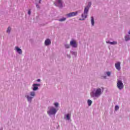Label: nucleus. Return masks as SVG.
Returning a JSON list of instances; mask_svg holds the SVG:
<instances>
[{
	"label": "nucleus",
	"instance_id": "14",
	"mask_svg": "<svg viewBox=\"0 0 130 130\" xmlns=\"http://www.w3.org/2000/svg\"><path fill=\"white\" fill-rule=\"evenodd\" d=\"M87 103H88V106H91V105L92 103V101H91V100H88L87 101Z\"/></svg>",
	"mask_w": 130,
	"mask_h": 130
},
{
	"label": "nucleus",
	"instance_id": "7",
	"mask_svg": "<svg viewBox=\"0 0 130 130\" xmlns=\"http://www.w3.org/2000/svg\"><path fill=\"white\" fill-rule=\"evenodd\" d=\"M115 67L118 71H120V62H118L115 63Z\"/></svg>",
	"mask_w": 130,
	"mask_h": 130
},
{
	"label": "nucleus",
	"instance_id": "25",
	"mask_svg": "<svg viewBox=\"0 0 130 130\" xmlns=\"http://www.w3.org/2000/svg\"><path fill=\"white\" fill-rule=\"evenodd\" d=\"M36 7L37 8V9H40L39 5H38V4L36 5Z\"/></svg>",
	"mask_w": 130,
	"mask_h": 130
},
{
	"label": "nucleus",
	"instance_id": "23",
	"mask_svg": "<svg viewBox=\"0 0 130 130\" xmlns=\"http://www.w3.org/2000/svg\"><path fill=\"white\" fill-rule=\"evenodd\" d=\"M66 48H70V45H65Z\"/></svg>",
	"mask_w": 130,
	"mask_h": 130
},
{
	"label": "nucleus",
	"instance_id": "10",
	"mask_svg": "<svg viewBox=\"0 0 130 130\" xmlns=\"http://www.w3.org/2000/svg\"><path fill=\"white\" fill-rule=\"evenodd\" d=\"M57 4H58V7H59V8L62 7V3L61 2V0H58Z\"/></svg>",
	"mask_w": 130,
	"mask_h": 130
},
{
	"label": "nucleus",
	"instance_id": "5",
	"mask_svg": "<svg viewBox=\"0 0 130 130\" xmlns=\"http://www.w3.org/2000/svg\"><path fill=\"white\" fill-rule=\"evenodd\" d=\"M77 14H78V12H72L68 14H66V16L68 17V18H71V17H74L75 16H77Z\"/></svg>",
	"mask_w": 130,
	"mask_h": 130
},
{
	"label": "nucleus",
	"instance_id": "27",
	"mask_svg": "<svg viewBox=\"0 0 130 130\" xmlns=\"http://www.w3.org/2000/svg\"><path fill=\"white\" fill-rule=\"evenodd\" d=\"M41 1H42V0H39V4H41Z\"/></svg>",
	"mask_w": 130,
	"mask_h": 130
},
{
	"label": "nucleus",
	"instance_id": "9",
	"mask_svg": "<svg viewBox=\"0 0 130 130\" xmlns=\"http://www.w3.org/2000/svg\"><path fill=\"white\" fill-rule=\"evenodd\" d=\"M15 49L16 51H17L19 53V54H22V50H21V49H20L18 47H15Z\"/></svg>",
	"mask_w": 130,
	"mask_h": 130
},
{
	"label": "nucleus",
	"instance_id": "8",
	"mask_svg": "<svg viewBox=\"0 0 130 130\" xmlns=\"http://www.w3.org/2000/svg\"><path fill=\"white\" fill-rule=\"evenodd\" d=\"M37 86H39V84H33L34 88H32V90L34 91H36V90H38V87H37Z\"/></svg>",
	"mask_w": 130,
	"mask_h": 130
},
{
	"label": "nucleus",
	"instance_id": "3",
	"mask_svg": "<svg viewBox=\"0 0 130 130\" xmlns=\"http://www.w3.org/2000/svg\"><path fill=\"white\" fill-rule=\"evenodd\" d=\"M57 112V110H56V109L52 107H51L50 108L49 111L48 112V114H49V115L55 114V113H56Z\"/></svg>",
	"mask_w": 130,
	"mask_h": 130
},
{
	"label": "nucleus",
	"instance_id": "21",
	"mask_svg": "<svg viewBox=\"0 0 130 130\" xmlns=\"http://www.w3.org/2000/svg\"><path fill=\"white\" fill-rule=\"evenodd\" d=\"M118 109H119V107H118V106H116L115 107V110L116 111L118 110Z\"/></svg>",
	"mask_w": 130,
	"mask_h": 130
},
{
	"label": "nucleus",
	"instance_id": "18",
	"mask_svg": "<svg viewBox=\"0 0 130 130\" xmlns=\"http://www.w3.org/2000/svg\"><path fill=\"white\" fill-rule=\"evenodd\" d=\"M66 18H62L59 19V21L60 22H63V21H66Z\"/></svg>",
	"mask_w": 130,
	"mask_h": 130
},
{
	"label": "nucleus",
	"instance_id": "24",
	"mask_svg": "<svg viewBox=\"0 0 130 130\" xmlns=\"http://www.w3.org/2000/svg\"><path fill=\"white\" fill-rule=\"evenodd\" d=\"M107 76H108L109 77V76H110V75H111L110 72H107Z\"/></svg>",
	"mask_w": 130,
	"mask_h": 130
},
{
	"label": "nucleus",
	"instance_id": "13",
	"mask_svg": "<svg viewBox=\"0 0 130 130\" xmlns=\"http://www.w3.org/2000/svg\"><path fill=\"white\" fill-rule=\"evenodd\" d=\"M125 41H128V40H130L129 35H127L125 37Z\"/></svg>",
	"mask_w": 130,
	"mask_h": 130
},
{
	"label": "nucleus",
	"instance_id": "28",
	"mask_svg": "<svg viewBox=\"0 0 130 130\" xmlns=\"http://www.w3.org/2000/svg\"><path fill=\"white\" fill-rule=\"evenodd\" d=\"M37 82H40V79H38Z\"/></svg>",
	"mask_w": 130,
	"mask_h": 130
},
{
	"label": "nucleus",
	"instance_id": "29",
	"mask_svg": "<svg viewBox=\"0 0 130 130\" xmlns=\"http://www.w3.org/2000/svg\"><path fill=\"white\" fill-rule=\"evenodd\" d=\"M89 7L91 6V3H89Z\"/></svg>",
	"mask_w": 130,
	"mask_h": 130
},
{
	"label": "nucleus",
	"instance_id": "26",
	"mask_svg": "<svg viewBox=\"0 0 130 130\" xmlns=\"http://www.w3.org/2000/svg\"><path fill=\"white\" fill-rule=\"evenodd\" d=\"M28 15H31V11L30 10L28 11Z\"/></svg>",
	"mask_w": 130,
	"mask_h": 130
},
{
	"label": "nucleus",
	"instance_id": "12",
	"mask_svg": "<svg viewBox=\"0 0 130 130\" xmlns=\"http://www.w3.org/2000/svg\"><path fill=\"white\" fill-rule=\"evenodd\" d=\"M91 23L92 26H94V24L95 22L94 21V17H91Z\"/></svg>",
	"mask_w": 130,
	"mask_h": 130
},
{
	"label": "nucleus",
	"instance_id": "1",
	"mask_svg": "<svg viewBox=\"0 0 130 130\" xmlns=\"http://www.w3.org/2000/svg\"><path fill=\"white\" fill-rule=\"evenodd\" d=\"M93 95H92V93H91V96L92 97H98L99 96H100L101 95V88H98L97 89L95 90V92H92Z\"/></svg>",
	"mask_w": 130,
	"mask_h": 130
},
{
	"label": "nucleus",
	"instance_id": "6",
	"mask_svg": "<svg viewBox=\"0 0 130 130\" xmlns=\"http://www.w3.org/2000/svg\"><path fill=\"white\" fill-rule=\"evenodd\" d=\"M70 45H71V46L73 47H77V42L76 41H71L70 42Z\"/></svg>",
	"mask_w": 130,
	"mask_h": 130
},
{
	"label": "nucleus",
	"instance_id": "11",
	"mask_svg": "<svg viewBox=\"0 0 130 130\" xmlns=\"http://www.w3.org/2000/svg\"><path fill=\"white\" fill-rule=\"evenodd\" d=\"M50 43H51V42L50 41V40H49V39H47V40L45 41V45H46V46L49 45V44H50Z\"/></svg>",
	"mask_w": 130,
	"mask_h": 130
},
{
	"label": "nucleus",
	"instance_id": "30",
	"mask_svg": "<svg viewBox=\"0 0 130 130\" xmlns=\"http://www.w3.org/2000/svg\"><path fill=\"white\" fill-rule=\"evenodd\" d=\"M128 34H129L130 35V30L129 31V32H128Z\"/></svg>",
	"mask_w": 130,
	"mask_h": 130
},
{
	"label": "nucleus",
	"instance_id": "22",
	"mask_svg": "<svg viewBox=\"0 0 130 130\" xmlns=\"http://www.w3.org/2000/svg\"><path fill=\"white\" fill-rule=\"evenodd\" d=\"M54 105L55 107H58V103H55Z\"/></svg>",
	"mask_w": 130,
	"mask_h": 130
},
{
	"label": "nucleus",
	"instance_id": "4",
	"mask_svg": "<svg viewBox=\"0 0 130 130\" xmlns=\"http://www.w3.org/2000/svg\"><path fill=\"white\" fill-rule=\"evenodd\" d=\"M117 87L119 89V90H121L123 89V83H122V81L121 80H118L117 83Z\"/></svg>",
	"mask_w": 130,
	"mask_h": 130
},
{
	"label": "nucleus",
	"instance_id": "20",
	"mask_svg": "<svg viewBox=\"0 0 130 130\" xmlns=\"http://www.w3.org/2000/svg\"><path fill=\"white\" fill-rule=\"evenodd\" d=\"M30 96H32V97H34V96H35V92H30Z\"/></svg>",
	"mask_w": 130,
	"mask_h": 130
},
{
	"label": "nucleus",
	"instance_id": "19",
	"mask_svg": "<svg viewBox=\"0 0 130 130\" xmlns=\"http://www.w3.org/2000/svg\"><path fill=\"white\" fill-rule=\"evenodd\" d=\"M7 32V33H10V32H11V27H8Z\"/></svg>",
	"mask_w": 130,
	"mask_h": 130
},
{
	"label": "nucleus",
	"instance_id": "15",
	"mask_svg": "<svg viewBox=\"0 0 130 130\" xmlns=\"http://www.w3.org/2000/svg\"><path fill=\"white\" fill-rule=\"evenodd\" d=\"M32 98H33L32 97H30L29 96V95L27 96V99L28 101H29V102H31V100H32Z\"/></svg>",
	"mask_w": 130,
	"mask_h": 130
},
{
	"label": "nucleus",
	"instance_id": "16",
	"mask_svg": "<svg viewBox=\"0 0 130 130\" xmlns=\"http://www.w3.org/2000/svg\"><path fill=\"white\" fill-rule=\"evenodd\" d=\"M110 44H111L112 45H115V44H117V42H108Z\"/></svg>",
	"mask_w": 130,
	"mask_h": 130
},
{
	"label": "nucleus",
	"instance_id": "2",
	"mask_svg": "<svg viewBox=\"0 0 130 130\" xmlns=\"http://www.w3.org/2000/svg\"><path fill=\"white\" fill-rule=\"evenodd\" d=\"M89 11V7L87 6L85 8L84 11V14L82 15V19H79V20H85L86 18H87V14H88V12Z\"/></svg>",
	"mask_w": 130,
	"mask_h": 130
},
{
	"label": "nucleus",
	"instance_id": "17",
	"mask_svg": "<svg viewBox=\"0 0 130 130\" xmlns=\"http://www.w3.org/2000/svg\"><path fill=\"white\" fill-rule=\"evenodd\" d=\"M66 117L68 120H70L71 118V116H70V114H68L67 115H66Z\"/></svg>",
	"mask_w": 130,
	"mask_h": 130
}]
</instances>
